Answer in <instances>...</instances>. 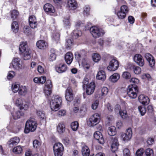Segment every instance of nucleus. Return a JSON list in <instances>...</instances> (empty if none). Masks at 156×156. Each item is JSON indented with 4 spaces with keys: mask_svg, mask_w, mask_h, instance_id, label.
<instances>
[{
    "mask_svg": "<svg viewBox=\"0 0 156 156\" xmlns=\"http://www.w3.org/2000/svg\"><path fill=\"white\" fill-rule=\"evenodd\" d=\"M62 102V99L58 96L52 97L50 102V107L52 111H57L60 108Z\"/></svg>",
    "mask_w": 156,
    "mask_h": 156,
    "instance_id": "nucleus-1",
    "label": "nucleus"
},
{
    "mask_svg": "<svg viewBox=\"0 0 156 156\" xmlns=\"http://www.w3.org/2000/svg\"><path fill=\"white\" fill-rule=\"evenodd\" d=\"M37 125V122L35 119L33 118H30L26 122L24 132L27 133L30 131L34 132L36 129Z\"/></svg>",
    "mask_w": 156,
    "mask_h": 156,
    "instance_id": "nucleus-2",
    "label": "nucleus"
},
{
    "mask_svg": "<svg viewBox=\"0 0 156 156\" xmlns=\"http://www.w3.org/2000/svg\"><path fill=\"white\" fill-rule=\"evenodd\" d=\"M90 31L93 37L95 38L101 37L105 33V31L102 29L96 26L91 27Z\"/></svg>",
    "mask_w": 156,
    "mask_h": 156,
    "instance_id": "nucleus-3",
    "label": "nucleus"
},
{
    "mask_svg": "<svg viewBox=\"0 0 156 156\" xmlns=\"http://www.w3.org/2000/svg\"><path fill=\"white\" fill-rule=\"evenodd\" d=\"M138 92V88L136 85L131 84L128 86L127 90V94L131 98H136L137 97Z\"/></svg>",
    "mask_w": 156,
    "mask_h": 156,
    "instance_id": "nucleus-4",
    "label": "nucleus"
},
{
    "mask_svg": "<svg viewBox=\"0 0 156 156\" xmlns=\"http://www.w3.org/2000/svg\"><path fill=\"white\" fill-rule=\"evenodd\" d=\"M54 155L55 156H62L64 150L62 144L60 143H55L53 147Z\"/></svg>",
    "mask_w": 156,
    "mask_h": 156,
    "instance_id": "nucleus-5",
    "label": "nucleus"
},
{
    "mask_svg": "<svg viewBox=\"0 0 156 156\" xmlns=\"http://www.w3.org/2000/svg\"><path fill=\"white\" fill-rule=\"evenodd\" d=\"M100 120L99 114L96 113L92 115L89 119V124L90 126L96 125L99 123Z\"/></svg>",
    "mask_w": 156,
    "mask_h": 156,
    "instance_id": "nucleus-6",
    "label": "nucleus"
},
{
    "mask_svg": "<svg viewBox=\"0 0 156 156\" xmlns=\"http://www.w3.org/2000/svg\"><path fill=\"white\" fill-rule=\"evenodd\" d=\"M129 11L128 7L125 5H122L120 7V10L119 11L117 14V16L119 19H124L126 15V14Z\"/></svg>",
    "mask_w": 156,
    "mask_h": 156,
    "instance_id": "nucleus-7",
    "label": "nucleus"
},
{
    "mask_svg": "<svg viewBox=\"0 0 156 156\" xmlns=\"http://www.w3.org/2000/svg\"><path fill=\"white\" fill-rule=\"evenodd\" d=\"M122 140L127 141L130 140L132 136V132L131 128H128L126 130L125 133H122L120 134Z\"/></svg>",
    "mask_w": 156,
    "mask_h": 156,
    "instance_id": "nucleus-8",
    "label": "nucleus"
},
{
    "mask_svg": "<svg viewBox=\"0 0 156 156\" xmlns=\"http://www.w3.org/2000/svg\"><path fill=\"white\" fill-rule=\"evenodd\" d=\"M119 66L118 61L116 59H113L110 61L108 69L111 71H115L117 69Z\"/></svg>",
    "mask_w": 156,
    "mask_h": 156,
    "instance_id": "nucleus-9",
    "label": "nucleus"
},
{
    "mask_svg": "<svg viewBox=\"0 0 156 156\" xmlns=\"http://www.w3.org/2000/svg\"><path fill=\"white\" fill-rule=\"evenodd\" d=\"M52 87L51 80H47L44 88V91L45 94L47 95H50L52 92L51 88Z\"/></svg>",
    "mask_w": 156,
    "mask_h": 156,
    "instance_id": "nucleus-10",
    "label": "nucleus"
},
{
    "mask_svg": "<svg viewBox=\"0 0 156 156\" xmlns=\"http://www.w3.org/2000/svg\"><path fill=\"white\" fill-rule=\"evenodd\" d=\"M13 68L19 70L22 67V62L19 58H14L12 62Z\"/></svg>",
    "mask_w": 156,
    "mask_h": 156,
    "instance_id": "nucleus-11",
    "label": "nucleus"
},
{
    "mask_svg": "<svg viewBox=\"0 0 156 156\" xmlns=\"http://www.w3.org/2000/svg\"><path fill=\"white\" fill-rule=\"evenodd\" d=\"M65 97L66 100L68 101H71L73 99V90L70 87H68L66 90Z\"/></svg>",
    "mask_w": 156,
    "mask_h": 156,
    "instance_id": "nucleus-12",
    "label": "nucleus"
},
{
    "mask_svg": "<svg viewBox=\"0 0 156 156\" xmlns=\"http://www.w3.org/2000/svg\"><path fill=\"white\" fill-rule=\"evenodd\" d=\"M133 59L134 62L140 66H142L144 65V61L140 55L138 54L135 55Z\"/></svg>",
    "mask_w": 156,
    "mask_h": 156,
    "instance_id": "nucleus-13",
    "label": "nucleus"
},
{
    "mask_svg": "<svg viewBox=\"0 0 156 156\" xmlns=\"http://www.w3.org/2000/svg\"><path fill=\"white\" fill-rule=\"evenodd\" d=\"M94 136L95 139L98 140L100 144H103L104 143L105 141L103 136L99 131L95 132L94 134Z\"/></svg>",
    "mask_w": 156,
    "mask_h": 156,
    "instance_id": "nucleus-14",
    "label": "nucleus"
},
{
    "mask_svg": "<svg viewBox=\"0 0 156 156\" xmlns=\"http://www.w3.org/2000/svg\"><path fill=\"white\" fill-rule=\"evenodd\" d=\"M138 100L140 103L144 105H147L150 102L149 98L144 94L140 95L138 97Z\"/></svg>",
    "mask_w": 156,
    "mask_h": 156,
    "instance_id": "nucleus-15",
    "label": "nucleus"
},
{
    "mask_svg": "<svg viewBox=\"0 0 156 156\" xmlns=\"http://www.w3.org/2000/svg\"><path fill=\"white\" fill-rule=\"evenodd\" d=\"M95 86L94 82L89 83L87 86L86 92L87 95H90L92 94L94 90Z\"/></svg>",
    "mask_w": 156,
    "mask_h": 156,
    "instance_id": "nucleus-16",
    "label": "nucleus"
},
{
    "mask_svg": "<svg viewBox=\"0 0 156 156\" xmlns=\"http://www.w3.org/2000/svg\"><path fill=\"white\" fill-rule=\"evenodd\" d=\"M20 139L18 137L15 136L11 138L8 142V144L10 147L17 145L20 142Z\"/></svg>",
    "mask_w": 156,
    "mask_h": 156,
    "instance_id": "nucleus-17",
    "label": "nucleus"
},
{
    "mask_svg": "<svg viewBox=\"0 0 156 156\" xmlns=\"http://www.w3.org/2000/svg\"><path fill=\"white\" fill-rule=\"evenodd\" d=\"M144 57L149 62L151 66H153L155 64V60L153 56L149 53H146L144 55Z\"/></svg>",
    "mask_w": 156,
    "mask_h": 156,
    "instance_id": "nucleus-18",
    "label": "nucleus"
},
{
    "mask_svg": "<svg viewBox=\"0 0 156 156\" xmlns=\"http://www.w3.org/2000/svg\"><path fill=\"white\" fill-rule=\"evenodd\" d=\"M13 118L14 119H17L23 115V113L18 109H14L13 111L11 113Z\"/></svg>",
    "mask_w": 156,
    "mask_h": 156,
    "instance_id": "nucleus-19",
    "label": "nucleus"
},
{
    "mask_svg": "<svg viewBox=\"0 0 156 156\" xmlns=\"http://www.w3.org/2000/svg\"><path fill=\"white\" fill-rule=\"evenodd\" d=\"M29 22L30 27L34 28L36 27L37 23L36 17L34 16H31L29 17Z\"/></svg>",
    "mask_w": 156,
    "mask_h": 156,
    "instance_id": "nucleus-20",
    "label": "nucleus"
},
{
    "mask_svg": "<svg viewBox=\"0 0 156 156\" xmlns=\"http://www.w3.org/2000/svg\"><path fill=\"white\" fill-rule=\"evenodd\" d=\"M67 5L70 9L74 10L77 6L76 1L75 0H68Z\"/></svg>",
    "mask_w": 156,
    "mask_h": 156,
    "instance_id": "nucleus-21",
    "label": "nucleus"
},
{
    "mask_svg": "<svg viewBox=\"0 0 156 156\" xmlns=\"http://www.w3.org/2000/svg\"><path fill=\"white\" fill-rule=\"evenodd\" d=\"M112 142L111 145V148L112 151L114 152L118 149L119 144L118 139L116 138H113L112 139Z\"/></svg>",
    "mask_w": 156,
    "mask_h": 156,
    "instance_id": "nucleus-22",
    "label": "nucleus"
},
{
    "mask_svg": "<svg viewBox=\"0 0 156 156\" xmlns=\"http://www.w3.org/2000/svg\"><path fill=\"white\" fill-rule=\"evenodd\" d=\"M37 47L40 49H45L48 47V44L44 41L40 40L36 43Z\"/></svg>",
    "mask_w": 156,
    "mask_h": 156,
    "instance_id": "nucleus-23",
    "label": "nucleus"
},
{
    "mask_svg": "<svg viewBox=\"0 0 156 156\" xmlns=\"http://www.w3.org/2000/svg\"><path fill=\"white\" fill-rule=\"evenodd\" d=\"M73 58V57L72 53L70 52H68L66 54L65 59L66 63L69 65L72 62Z\"/></svg>",
    "mask_w": 156,
    "mask_h": 156,
    "instance_id": "nucleus-24",
    "label": "nucleus"
},
{
    "mask_svg": "<svg viewBox=\"0 0 156 156\" xmlns=\"http://www.w3.org/2000/svg\"><path fill=\"white\" fill-rule=\"evenodd\" d=\"M44 9L45 12L49 13H54L55 12L53 6L49 3L45 4L44 6Z\"/></svg>",
    "mask_w": 156,
    "mask_h": 156,
    "instance_id": "nucleus-25",
    "label": "nucleus"
},
{
    "mask_svg": "<svg viewBox=\"0 0 156 156\" xmlns=\"http://www.w3.org/2000/svg\"><path fill=\"white\" fill-rule=\"evenodd\" d=\"M66 69V65L63 64H60L58 66L56 67V71L59 73L65 72Z\"/></svg>",
    "mask_w": 156,
    "mask_h": 156,
    "instance_id": "nucleus-26",
    "label": "nucleus"
},
{
    "mask_svg": "<svg viewBox=\"0 0 156 156\" xmlns=\"http://www.w3.org/2000/svg\"><path fill=\"white\" fill-rule=\"evenodd\" d=\"M120 77V75L118 73H115L110 76L109 78V80L112 83H116L119 79Z\"/></svg>",
    "mask_w": 156,
    "mask_h": 156,
    "instance_id": "nucleus-27",
    "label": "nucleus"
},
{
    "mask_svg": "<svg viewBox=\"0 0 156 156\" xmlns=\"http://www.w3.org/2000/svg\"><path fill=\"white\" fill-rule=\"evenodd\" d=\"M20 51L22 53H23L27 51L28 48L26 42H22L21 43L19 47Z\"/></svg>",
    "mask_w": 156,
    "mask_h": 156,
    "instance_id": "nucleus-28",
    "label": "nucleus"
},
{
    "mask_svg": "<svg viewBox=\"0 0 156 156\" xmlns=\"http://www.w3.org/2000/svg\"><path fill=\"white\" fill-rule=\"evenodd\" d=\"M129 68L130 69H133L134 72L135 74H139L141 72V68L138 66H135L133 64H130L129 66Z\"/></svg>",
    "mask_w": 156,
    "mask_h": 156,
    "instance_id": "nucleus-29",
    "label": "nucleus"
},
{
    "mask_svg": "<svg viewBox=\"0 0 156 156\" xmlns=\"http://www.w3.org/2000/svg\"><path fill=\"white\" fill-rule=\"evenodd\" d=\"M13 99L15 104L19 107L22 105V103L23 102L21 98L18 97V95H17L14 96L13 98Z\"/></svg>",
    "mask_w": 156,
    "mask_h": 156,
    "instance_id": "nucleus-30",
    "label": "nucleus"
},
{
    "mask_svg": "<svg viewBox=\"0 0 156 156\" xmlns=\"http://www.w3.org/2000/svg\"><path fill=\"white\" fill-rule=\"evenodd\" d=\"M96 78L97 79L104 80L106 78V76L105 72L103 70H101L98 73Z\"/></svg>",
    "mask_w": 156,
    "mask_h": 156,
    "instance_id": "nucleus-31",
    "label": "nucleus"
},
{
    "mask_svg": "<svg viewBox=\"0 0 156 156\" xmlns=\"http://www.w3.org/2000/svg\"><path fill=\"white\" fill-rule=\"evenodd\" d=\"M65 126L63 123H60L57 126V130L59 134L63 133L65 131Z\"/></svg>",
    "mask_w": 156,
    "mask_h": 156,
    "instance_id": "nucleus-32",
    "label": "nucleus"
},
{
    "mask_svg": "<svg viewBox=\"0 0 156 156\" xmlns=\"http://www.w3.org/2000/svg\"><path fill=\"white\" fill-rule=\"evenodd\" d=\"M82 152L83 156H89L90 154V150L88 147L84 146L82 147Z\"/></svg>",
    "mask_w": 156,
    "mask_h": 156,
    "instance_id": "nucleus-33",
    "label": "nucleus"
},
{
    "mask_svg": "<svg viewBox=\"0 0 156 156\" xmlns=\"http://www.w3.org/2000/svg\"><path fill=\"white\" fill-rule=\"evenodd\" d=\"M56 58V51L55 49L52 48L50 50V54L49 57V60L52 61L55 60Z\"/></svg>",
    "mask_w": 156,
    "mask_h": 156,
    "instance_id": "nucleus-34",
    "label": "nucleus"
},
{
    "mask_svg": "<svg viewBox=\"0 0 156 156\" xmlns=\"http://www.w3.org/2000/svg\"><path fill=\"white\" fill-rule=\"evenodd\" d=\"M11 29L13 32L15 33L18 32L19 30V26L17 22L16 21L13 22L11 25Z\"/></svg>",
    "mask_w": 156,
    "mask_h": 156,
    "instance_id": "nucleus-35",
    "label": "nucleus"
},
{
    "mask_svg": "<svg viewBox=\"0 0 156 156\" xmlns=\"http://www.w3.org/2000/svg\"><path fill=\"white\" fill-rule=\"evenodd\" d=\"M37 115L39 119L41 120H44L46 119V116L44 111H37Z\"/></svg>",
    "mask_w": 156,
    "mask_h": 156,
    "instance_id": "nucleus-36",
    "label": "nucleus"
},
{
    "mask_svg": "<svg viewBox=\"0 0 156 156\" xmlns=\"http://www.w3.org/2000/svg\"><path fill=\"white\" fill-rule=\"evenodd\" d=\"M108 133L111 136L115 135L116 134L115 127L114 126H112L108 129Z\"/></svg>",
    "mask_w": 156,
    "mask_h": 156,
    "instance_id": "nucleus-37",
    "label": "nucleus"
},
{
    "mask_svg": "<svg viewBox=\"0 0 156 156\" xmlns=\"http://www.w3.org/2000/svg\"><path fill=\"white\" fill-rule=\"evenodd\" d=\"M31 51L30 49H27V51L23 52V58L25 60H27L31 58L30 55Z\"/></svg>",
    "mask_w": 156,
    "mask_h": 156,
    "instance_id": "nucleus-38",
    "label": "nucleus"
},
{
    "mask_svg": "<svg viewBox=\"0 0 156 156\" xmlns=\"http://www.w3.org/2000/svg\"><path fill=\"white\" fill-rule=\"evenodd\" d=\"M18 91L19 93L20 94L24 95L27 93V89L25 86H21L19 88Z\"/></svg>",
    "mask_w": 156,
    "mask_h": 156,
    "instance_id": "nucleus-39",
    "label": "nucleus"
},
{
    "mask_svg": "<svg viewBox=\"0 0 156 156\" xmlns=\"http://www.w3.org/2000/svg\"><path fill=\"white\" fill-rule=\"evenodd\" d=\"M81 32L77 30H74L72 33V36L73 38L74 39H77L79 37L81 36Z\"/></svg>",
    "mask_w": 156,
    "mask_h": 156,
    "instance_id": "nucleus-40",
    "label": "nucleus"
},
{
    "mask_svg": "<svg viewBox=\"0 0 156 156\" xmlns=\"http://www.w3.org/2000/svg\"><path fill=\"white\" fill-rule=\"evenodd\" d=\"M87 106L85 105H82L80 108L79 112L80 115L83 116L85 115L87 111Z\"/></svg>",
    "mask_w": 156,
    "mask_h": 156,
    "instance_id": "nucleus-41",
    "label": "nucleus"
},
{
    "mask_svg": "<svg viewBox=\"0 0 156 156\" xmlns=\"http://www.w3.org/2000/svg\"><path fill=\"white\" fill-rule=\"evenodd\" d=\"M23 149L22 147L18 146L15 147L13 149V151L16 154H21L22 152Z\"/></svg>",
    "mask_w": 156,
    "mask_h": 156,
    "instance_id": "nucleus-42",
    "label": "nucleus"
},
{
    "mask_svg": "<svg viewBox=\"0 0 156 156\" xmlns=\"http://www.w3.org/2000/svg\"><path fill=\"white\" fill-rule=\"evenodd\" d=\"M79 124L77 121H74L71 123V127L72 129L74 131H76L78 127Z\"/></svg>",
    "mask_w": 156,
    "mask_h": 156,
    "instance_id": "nucleus-43",
    "label": "nucleus"
},
{
    "mask_svg": "<svg viewBox=\"0 0 156 156\" xmlns=\"http://www.w3.org/2000/svg\"><path fill=\"white\" fill-rule=\"evenodd\" d=\"M11 18L13 20L15 19L19 15V12L15 10H13L11 12Z\"/></svg>",
    "mask_w": 156,
    "mask_h": 156,
    "instance_id": "nucleus-44",
    "label": "nucleus"
},
{
    "mask_svg": "<svg viewBox=\"0 0 156 156\" xmlns=\"http://www.w3.org/2000/svg\"><path fill=\"white\" fill-rule=\"evenodd\" d=\"M146 156H153L154 152L152 149L150 148L147 149L145 151Z\"/></svg>",
    "mask_w": 156,
    "mask_h": 156,
    "instance_id": "nucleus-45",
    "label": "nucleus"
},
{
    "mask_svg": "<svg viewBox=\"0 0 156 156\" xmlns=\"http://www.w3.org/2000/svg\"><path fill=\"white\" fill-rule=\"evenodd\" d=\"M138 110L141 115H144L146 112L145 107L143 106H140L138 107Z\"/></svg>",
    "mask_w": 156,
    "mask_h": 156,
    "instance_id": "nucleus-46",
    "label": "nucleus"
},
{
    "mask_svg": "<svg viewBox=\"0 0 156 156\" xmlns=\"http://www.w3.org/2000/svg\"><path fill=\"white\" fill-rule=\"evenodd\" d=\"M93 61L95 62H97L101 59V56L99 54L94 53L92 56Z\"/></svg>",
    "mask_w": 156,
    "mask_h": 156,
    "instance_id": "nucleus-47",
    "label": "nucleus"
},
{
    "mask_svg": "<svg viewBox=\"0 0 156 156\" xmlns=\"http://www.w3.org/2000/svg\"><path fill=\"white\" fill-rule=\"evenodd\" d=\"M20 87L18 84L14 83L12 85V90L14 93H16L19 91Z\"/></svg>",
    "mask_w": 156,
    "mask_h": 156,
    "instance_id": "nucleus-48",
    "label": "nucleus"
},
{
    "mask_svg": "<svg viewBox=\"0 0 156 156\" xmlns=\"http://www.w3.org/2000/svg\"><path fill=\"white\" fill-rule=\"evenodd\" d=\"M82 64L84 69H89L90 67L89 65L87 63L86 59L85 58L82 59Z\"/></svg>",
    "mask_w": 156,
    "mask_h": 156,
    "instance_id": "nucleus-49",
    "label": "nucleus"
},
{
    "mask_svg": "<svg viewBox=\"0 0 156 156\" xmlns=\"http://www.w3.org/2000/svg\"><path fill=\"white\" fill-rule=\"evenodd\" d=\"M145 152L143 148H141L138 149L135 154L136 156H142Z\"/></svg>",
    "mask_w": 156,
    "mask_h": 156,
    "instance_id": "nucleus-50",
    "label": "nucleus"
},
{
    "mask_svg": "<svg viewBox=\"0 0 156 156\" xmlns=\"http://www.w3.org/2000/svg\"><path fill=\"white\" fill-rule=\"evenodd\" d=\"M19 107L21 110L24 109L26 110L28 108L29 105L27 102L23 101L22 103V105H20Z\"/></svg>",
    "mask_w": 156,
    "mask_h": 156,
    "instance_id": "nucleus-51",
    "label": "nucleus"
},
{
    "mask_svg": "<svg viewBox=\"0 0 156 156\" xmlns=\"http://www.w3.org/2000/svg\"><path fill=\"white\" fill-rule=\"evenodd\" d=\"M108 92V89L107 88L105 87H103L101 90V96H106Z\"/></svg>",
    "mask_w": 156,
    "mask_h": 156,
    "instance_id": "nucleus-52",
    "label": "nucleus"
},
{
    "mask_svg": "<svg viewBox=\"0 0 156 156\" xmlns=\"http://www.w3.org/2000/svg\"><path fill=\"white\" fill-rule=\"evenodd\" d=\"M119 114L123 119H125L128 117L127 113L126 110L121 111H119Z\"/></svg>",
    "mask_w": 156,
    "mask_h": 156,
    "instance_id": "nucleus-53",
    "label": "nucleus"
},
{
    "mask_svg": "<svg viewBox=\"0 0 156 156\" xmlns=\"http://www.w3.org/2000/svg\"><path fill=\"white\" fill-rule=\"evenodd\" d=\"M122 76L124 79H128L130 78L131 75L129 72H124L122 73Z\"/></svg>",
    "mask_w": 156,
    "mask_h": 156,
    "instance_id": "nucleus-54",
    "label": "nucleus"
},
{
    "mask_svg": "<svg viewBox=\"0 0 156 156\" xmlns=\"http://www.w3.org/2000/svg\"><path fill=\"white\" fill-rule=\"evenodd\" d=\"M99 103L98 100H95L92 104L91 105V108L93 110L96 109L98 107Z\"/></svg>",
    "mask_w": 156,
    "mask_h": 156,
    "instance_id": "nucleus-55",
    "label": "nucleus"
},
{
    "mask_svg": "<svg viewBox=\"0 0 156 156\" xmlns=\"http://www.w3.org/2000/svg\"><path fill=\"white\" fill-rule=\"evenodd\" d=\"M24 33L27 35L31 34L30 29V27L27 26H24L23 28Z\"/></svg>",
    "mask_w": 156,
    "mask_h": 156,
    "instance_id": "nucleus-56",
    "label": "nucleus"
},
{
    "mask_svg": "<svg viewBox=\"0 0 156 156\" xmlns=\"http://www.w3.org/2000/svg\"><path fill=\"white\" fill-rule=\"evenodd\" d=\"M90 7L89 5H86L83 8V13L85 15H88L89 14Z\"/></svg>",
    "mask_w": 156,
    "mask_h": 156,
    "instance_id": "nucleus-57",
    "label": "nucleus"
},
{
    "mask_svg": "<svg viewBox=\"0 0 156 156\" xmlns=\"http://www.w3.org/2000/svg\"><path fill=\"white\" fill-rule=\"evenodd\" d=\"M69 16H68L66 18H65L63 20V22L66 26H69L71 24L69 21Z\"/></svg>",
    "mask_w": 156,
    "mask_h": 156,
    "instance_id": "nucleus-58",
    "label": "nucleus"
},
{
    "mask_svg": "<svg viewBox=\"0 0 156 156\" xmlns=\"http://www.w3.org/2000/svg\"><path fill=\"white\" fill-rule=\"evenodd\" d=\"M33 145L34 148H37L40 145V143L38 140H35L33 141Z\"/></svg>",
    "mask_w": 156,
    "mask_h": 156,
    "instance_id": "nucleus-59",
    "label": "nucleus"
},
{
    "mask_svg": "<svg viewBox=\"0 0 156 156\" xmlns=\"http://www.w3.org/2000/svg\"><path fill=\"white\" fill-rule=\"evenodd\" d=\"M129 81L131 83H133L136 85V84H137L139 83V80L137 78H133L130 80Z\"/></svg>",
    "mask_w": 156,
    "mask_h": 156,
    "instance_id": "nucleus-60",
    "label": "nucleus"
},
{
    "mask_svg": "<svg viewBox=\"0 0 156 156\" xmlns=\"http://www.w3.org/2000/svg\"><path fill=\"white\" fill-rule=\"evenodd\" d=\"M66 113V112L65 110L61 109L58 112L57 114L58 116L60 117L65 115Z\"/></svg>",
    "mask_w": 156,
    "mask_h": 156,
    "instance_id": "nucleus-61",
    "label": "nucleus"
},
{
    "mask_svg": "<svg viewBox=\"0 0 156 156\" xmlns=\"http://www.w3.org/2000/svg\"><path fill=\"white\" fill-rule=\"evenodd\" d=\"M147 142L148 145H152L154 143V139L152 138H149L147 140Z\"/></svg>",
    "mask_w": 156,
    "mask_h": 156,
    "instance_id": "nucleus-62",
    "label": "nucleus"
},
{
    "mask_svg": "<svg viewBox=\"0 0 156 156\" xmlns=\"http://www.w3.org/2000/svg\"><path fill=\"white\" fill-rule=\"evenodd\" d=\"M15 75V73L13 71H9L8 73L7 78L8 79H11Z\"/></svg>",
    "mask_w": 156,
    "mask_h": 156,
    "instance_id": "nucleus-63",
    "label": "nucleus"
},
{
    "mask_svg": "<svg viewBox=\"0 0 156 156\" xmlns=\"http://www.w3.org/2000/svg\"><path fill=\"white\" fill-rule=\"evenodd\" d=\"M123 156H129L130 153L129 150L127 148H125L123 151Z\"/></svg>",
    "mask_w": 156,
    "mask_h": 156,
    "instance_id": "nucleus-64",
    "label": "nucleus"
}]
</instances>
